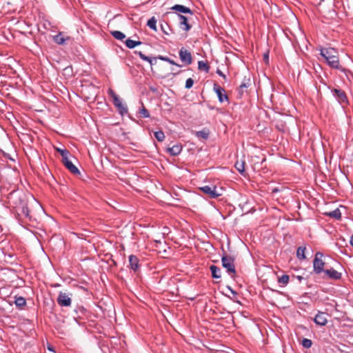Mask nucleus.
I'll return each mask as SVG.
<instances>
[{"instance_id": "f3484780", "label": "nucleus", "mask_w": 353, "mask_h": 353, "mask_svg": "<svg viewBox=\"0 0 353 353\" xmlns=\"http://www.w3.org/2000/svg\"><path fill=\"white\" fill-rule=\"evenodd\" d=\"M157 59L164 61L168 62L170 64L176 65L178 67H181V65L179 64L176 63L174 60L170 59L169 57H165L163 55H158L157 57L152 58V65L156 64Z\"/></svg>"}, {"instance_id": "72a5a7b5", "label": "nucleus", "mask_w": 353, "mask_h": 353, "mask_svg": "<svg viewBox=\"0 0 353 353\" xmlns=\"http://www.w3.org/2000/svg\"><path fill=\"white\" fill-rule=\"evenodd\" d=\"M139 114H140L141 117L143 118L150 117V113H149L148 110L144 107L143 103H142V108L139 110Z\"/></svg>"}, {"instance_id": "c9c22d12", "label": "nucleus", "mask_w": 353, "mask_h": 353, "mask_svg": "<svg viewBox=\"0 0 353 353\" xmlns=\"http://www.w3.org/2000/svg\"><path fill=\"white\" fill-rule=\"evenodd\" d=\"M56 150L61 154V157L65 155H69L70 154L69 151L66 149H61L57 148H56Z\"/></svg>"}, {"instance_id": "7c9ffc66", "label": "nucleus", "mask_w": 353, "mask_h": 353, "mask_svg": "<svg viewBox=\"0 0 353 353\" xmlns=\"http://www.w3.org/2000/svg\"><path fill=\"white\" fill-rule=\"evenodd\" d=\"M290 277L287 274H283L278 278V283L284 285H287L289 282Z\"/></svg>"}, {"instance_id": "412c9836", "label": "nucleus", "mask_w": 353, "mask_h": 353, "mask_svg": "<svg viewBox=\"0 0 353 353\" xmlns=\"http://www.w3.org/2000/svg\"><path fill=\"white\" fill-rule=\"evenodd\" d=\"M14 303L21 310L26 305V300L23 296H15Z\"/></svg>"}, {"instance_id": "4c0bfd02", "label": "nucleus", "mask_w": 353, "mask_h": 353, "mask_svg": "<svg viewBox=\"0 0 353 353\" xmlns=\"http://www.w3.org/2000/svg\"><path fill=\"white\" fill-rule=\"evenodd\" d=\"M70 160L68 158V155H65L62 157V162L64 164V165L66 164L67 162H70Z\"/></svg>"}, {"instance_id": "c85d7f7f", "label": "nucleus", "mask_w": 353, "mask_h": 353, "mask_svg": "<svg viewBox=\"0 0 353 353\" xmlns=\"http://www.w3.org/2000/svg\"><path fill=\"white\" fill-rule=\"evenodd\" d=\"M111 34L116 39L120 41H122L123 39L125 38V35L123 32L118 30L112 31Z\"/></svg>"}, {"instance_id": "393cba45", "label": "nucleus", "mask_w": 353, "mask_h": 353, "mask_svg": "<svg viewBox=\"0 0 353 353\" xmlns=\"http://www.w3.org/2000/svg\"><path fill=\"white\" fill-rule=\"evenodd\" d=\"M306 250L305 247L300 246L297 248L296 250V256L300 260H304L306 259V256L305 255V251Z\"/></svg>"}, {"instance_id": "f8f14e48", "label": "nucleus", "mask_w": 353, "mask_h": 353, "mask_svg": "<svg viewBox=\"0 0 353 353\" xmlns=\"http://www.w3.org/2000/svg\"><path fill=\"white\" fill-rule=\"evenodd\" d=\"M326 315L325 312H319L314 319V323L321 326L325 325L327 323Z\"/></svg>"}, {"instance_id": "0eeeda50", "label": "nucleus", "mask_w": 353, "mask_h": 353, "mask_svg": "<svg viewBox=\"0 0 353 353\" xmlns=\"http://www.w3.org/2000/svg\"><path fill=\"white\" fill-rule=\"evenodd\" d=\"M324 273L323 278L324 279H330L332 280H340L342 276V274L336 270H335L334 268H326L323 272Z\"/></svg>"}, {"instance_id": "dca6fc26", "label": "nucleus", "mask_w": 353, "mask_h": 353, "mask_svg": "<svg viewBox=\"0 0 353 353\" xmlns=\"http://www.w3.org/2000/svg\"><path fill=\"white\" fill-rule=\"evenodd\" d=\"M171 10H174L176 12L190 14H192L193 12L188 7L184 6L183 5L176 4L171 8Z\"/></svg>"}, {"instance_id": "a211bd4d", "label": "nucleus", "mask_w": 353, "mask_h": 353, "mask_svg": "<svg viewBox=\"0 0 353 353\" xmlns=\"http://www.w3.org/2000/svg\"><path fill=\"white\" fill-rule=\"evenodd\" d=\"M194 134L198 139L206 140L209 137L210 130L208 128H203L201 131L195 132Z\"/></svg>"}, {"instance_id": "9b49d317", "label": "nucleus", "mask_w": 353, "mask_h": 353, "mask_svg": "<svg viewBox=\"0 0 353 353\" xmlns=\"http://www.w3.org/2000/svg\"><path fill=\"white\" fill-rule=\"evenodd\" d=\"M332 92L340 103L347 102L346 94L342 90L334 88Z\"/></svg>"}, {"instance_id": "37998d69", "label": "nucleus", "mask_w": 353, "mask_h": 353, "mask_svg": "<svg viewBox=\"0 0 353 353\" xmlns=\"http://www.w3.org/2000/svg\"><path fill=\"white\" fill-rule=\"evenodd\" d=\"M350 245L353 247V234L350 237Z\"/></svg>"}, {"instance_id": "7ed1b4c3", "label": "nucleus", "mask_w": 353, "mask_h": 353, "mask_svg": "<svg viewBox=\"0 0 353 353\" xmlns=\"http://www.w3.org/2000/svg\"><path fill=\"white\" fill-rule=\"evenodd\" d=\"M324 254L321 252H316L314 258L312 261L313 264V272L316 274H321L325 270L326 263L324 260Z\"/></svg>"}, {"instance_id": "79ce46f5", "label": "nucleus", "mask_w": 353, "mask_h": 353, "mask_svg": "<svg viewBox=\"0 0 353 353\" xmlns=\"http://www.w3.org/2000/svg\"><path fill=\"white\" fill-rule=\"evenodd\" d=\"M48 350H50V351H51V352H54V347H53L52 346H51V345H49V346L48 347Z\"/></svg>"}, {"instance_id": "ddd939ff", "label": "nucleus", "mask_w": 353, "mask_h": 353, "mask_svg": "<svg viewBox=\"0 0 353 353\" xmlns=\"http://www.w3.org/2000/svg\"><path fill=\"white\" fill-rule=\"evenodd\" d=\"M130 268L134 272H137L139 270L140 264L139 259L135 255L131 254L129 256Z\"/></svg>"}, {"instance_id": "f03ea898", "label": "nucleus", "mask_w": 353, "mask_h": 353, "mask_svg": "<svg viewBox=\"0 0 353 353\" xmlns=\"http://www.w3.org/2000/svg\"><path fill=\"white\" fill-rule=\"evenodd\" d=\"M321 55L326 60L327 63L332 68L341 69L339 63V53L333 48H325L321 50Z\"/></svg>"}, {"instance_id": "a878e982", "label": "nucleus", "mask_w": 353, "mask_h": 353, "mask_svg": "<svg viewBox=\"0 0 353 353\" xmlns=\"http://www.w3.org/2000/svg\"><path fill=\"white\" fill-rule=\"evenodd\" d=\"M235 168L241 173L243 174L245 172V161L243 160L236 161L235 163Z\"/></svg>"}, {"instance_id": "20e7f679", "label": "nucleus", "mask_w": 353, "mask_h": 353, "mask_svg": "<svg viewBox=\"0 0 353 353\" xmlns=\"http://www.w3.org/2000/svg\"><path fill=\"white\" fill-rule=\"evenodd\" d=\"M222 265L226 269L228 273L234 278L236 275V269L234 265V259L232 256L223 255L221 257Z\"/></svg>"}, {"instance_id": "9d476101", "label": "nucleus", "mask_w": 353, "mask_h": 353, "mask_svg": "<svg viewBox=\"0 0 353 353\" xmlns=\"http://www.w3.org/2000/svg\"><path fill=\"white\" fill-rule=\"evenodd\" d=\"M213 89L219 98V102L223 103L224 101H228V97L225 94V90L223 88L214 83Z\"/></svg>"}, {"instance_id": "5701e85b", "label": "nucleus", "mask_w": 353, "mask_h": 353, "mask_svg": "<svg viewBox=\"0 0 353 353\" xmlns=\"http://www.w3.org/2000/svg\"><path fill=\"white\" fill-rule=\"evenodd\" d=\"M125 43L128 48L132 49L137 46H140L142 43L139 41H134L130 39H128L125 40Z\"/></svg>"}, {"instance_id": "a19ab883", "label": "nucleus", "mask_w": 353, "mask_h": 353, "mask_svg": "<svg viewBox=\"0 0 353 353\" xmlns=\"http://www.w3.org/2000/svg\"><path fill=\"white\" fill-rule=\"evenodd\" d=\"M161 30L165 34H168V32L165 30V28L163 25H161Z\"/></svg>"}, {"instance_id": "f704fd0d", "label": "nucleus", "mask_w": 353, "mask_h": 353, "mask_svg": "<svg viewBox=\"0 0 353 353\" xmlns=\"http://www.w3.org/2000/svg\"><path fill=\"white\" fill-rule=\"evenodd\" d=\"M301 344L305 348H310L312 345V342L310 339H303Z\"/></svg>"}, {"instance_id": "aec40b11", "label": "nucleus", "mask_w": 353, "mask_h": 353, "mask_svg": "<svg viewBox=\"0 0 353 353\" xmlns=\"http://www.w3.org/2000/svg\"><path fill=\"white\" fill-rule=\"evenodd\" d=\"M210 270L212 273V276L214 279H220L221 277V270L220 268L214 265H212L210 266Z\"/></svg>"}, {"instance_id": "423d86ee", "label": "nucleus", "mask_w": 353, "mask_h": 353, "mask_svg": "<svg viewBox=\"0 0 353 353\" xmlns=\"http://www.w3.org/2000/svg\"><path fill=\"white\" fill-rule=\"evenodd\" d=\"M179 55L181 61L185 65H188L192 63V56L191 52L184 48L180 49Z\"/></svg>"}, {"instance_id": "f257e3e1", "label": "nucleus", "mask_w": 353, "mask_h": 353, "mask_svg": "<svg viewBox=\"0 0 353 353\" xmlns=\"http://www.w3.org/2000/svg\"><path fill=\"white\" fill-rule=\"evenodd\" d=\"M8 202L10 207L13 208V212L17 219H31L26 195L21 190L12 191L8 196Z\"/></svg>"}, {"instance_id": "c756f323", "label": "nucleus", "mask_w": 353, "mask_h": 353, "mask_svg": "<svg viewBox=\"0 0 353 353\" xmlns=\"http://www.w3.org/2000/svg\"><path fill=\"white\" fill-rule=\"evenodd\" d=\"M198 68L200 70H204L206 72H208L210 66L208 65V64L207 63H205L203 61H199L198 62Z\"/></svg>"}, {"instance_id": "a18cd8bd", "label": "nucleus", "mask_w": 353, "mask_h": 353, "mask_svg": "<svg viewBox=\"0 0 353 353\" xmlns=\"http://www.w3.org/2000/svg\"><path fill=\"white\" fill-rule=\"evenodd\" d=\"M179 72H177L173 73L172 74H173L174 76H175V75L178 74Z\"/></svg>"}, {"instance_id": "4be33fe9", "label": "nucleus", "mask_w": 353, "mask_h": 353, "mask_svg": "<svg viewBox=\"0 0 353 353\" xmlns=\"http://www.w3.org/2000/svg\"><path fill=\"white\" fill-rule=\"evenodd\" d=\"M325 215L332 218H334L337 220L341 218V213L339 208H336L331 212H326Z\"/></svg>"}, {"instance_id": "2eb2a0df", "label": "nucleus", "mask_w": 353, "mask_h": 353, "mask_svg": "<svg viewBox=\"0 0 353 353\" xmlns=\"http://www.w3.org/2000/svg\"><path fill=\"white\" fill-rule=\"evenodd\" d=\"M250 79H244V81L241 83V85L237 88L238 97L241 98L245 92H246V89L250 86Z\"/></svg>"}, {"instance_id": "473e14b6", "label": "nucleus", "mask_w": 353, "mask_h": 353, "mask_svg": "<svg viewBox=\"0 0 353 353\" xmlns=\"http://www.w3.org/2000/svg\"><path fill=\"white\" fill-rule=\"evenodd\" d=\"M154 137L157 139L158 141H163L165 139V134L163 131H157L154 132Z\"/></svg>"}, {"instance_id": "39448f33", "label": "nucleus", "mask_w": 353, "mask_h": 353, "mask_svg": "<svg viewBox=\"0 0 353 353\" xmlns=\"http://www.w3.org/2000/svg\"><path fill=\"white\" fill-rule=\"evenodd\" d=\"M108 94L112 98L114 105L118 108L121 114L127 113L128 108L125 105H123L119 97L112 89H109Z\"/></svg>"}, {"instance_id": "cd10ccee", "label": "nucleus", "mask_w": 353, "mask_h": 353, "mask_svg": "<svg viewBox=\"0 0 353 353\" xmlns=\"http://www.w3.org/2000/svg\"><path fill=\"white\" fill-rule=\"evenodd\" d=\"M135 54H137L142 60L148 61L150 64L151 67L152 66V58L145 55L141 51H139V52L136 51Z\"/></svg>"}, {"instance_id": "c03bdc74", "label": "nucleus", "mask_w": 353, "mask_h": 353, "mask_svg": "<svg viewBox=\"0 0 353 353\" xmlns=\"http://www.w3.org/2000/svg\"><path fill=\"white\" fill-rule=\"evenodd\" d=\"M230 290L231 291V292L233 294H236V292L233 290L232 289H231L230 288H229Z\"/></svg>"}, {"instance_id": "2f4dec72", "label": "nucleus", "mask_w": 353, "mask_h": 353, "mask_svg": "<svg viewBox=\"0 0 353 353\" xmlns=\"http://www.w3.org/2000/svg\"><path fill=\"white\" fill-rule=\"evenodd\" d=\"M156 23H157V21H156L155 18L153 17L148 21L147 26L149 28H150L151 29L156 30H157Z\"/></svg>"}, {"instance_id": "e433bc0d", "label": "nucleus", "mask_w": 353, "mask_h": 353, "mask_svg": "<svg viewBox=\"0 0 353 353\" xmlns=\"http://www.w3.org/2000/svg\"><path fill=\"white\" fill-rule=\"evenodd\" d=\"M193 84H194L193 79H191V78H189L185 81V87L186 89H190V88H191L192 87Z\"/></svg>"}, {"instance_id": "ea45409f", "label": "nucleus", "mask_w": 353, "mask_h": 353, "mask_svg": "<svg viewBox=\"0 0 353 353\" xmlns=\"http://www.w3.org/2000/svg\"><path fill=\"white\" fill-rule=\"evenodd\" d=\"M216 73H217L219 76L222 77L223 79H225V78H226V77H225V74H223V73L220 70H219V69H218V70H217V71H216Z\"/></svg>"}, {"instance_id": "bb28decb", "label": "nucleus", "mask_w": 353, "mask_h": 353, "mask_svg": "<svg viewBox=\"0 0 353 353\" xmlns=\"http://www.w3.org/2000/svg\"><path fill=\"white\" fill-rule=\"evenodd\" d=\"M54 41L59 45H63L65 43V39L63 37V34L61 32L59 33L58 34L55 35L53 39Z\"/></svg>"}, {"instance_id": "4468645a", "label": "nucleus", "mask_w": 353, "mask_h": 353, "mask_svg": "<svg viewBox=\"0 0 353 353\" xmlns=\"http://www.w3.org/2000/svg\"><path fill=\"white\" fill-rule=\"evenodd\" d=\"M178 18L179 19L180 28L186 32L189 31L192 26L188 23L187 17L181 14H178Z\"/></svg>"}, {"instance_id": "b1692460", "label": "nucleus", "mask_w": 353, "mask_h": 353, "mask_svg": "<svg viewBox=\"0 0 353 353\" xmlns=\"http://www.w3.org/2000/svg\"><path fill=\"white\" fill-rule=\"evenodd\" d=\"M65 166L68 169L72 174H80V172L79 169L72 163L70 161V162H67Z\"/></svg>"}, {"instance_id": "1a4fd4ad", "label": "nucleus", "mask_w": 353, "mask_h": 353, "mask_svg": "<svg viewBox=\"0 0 353 353\" xmlns=\"http://www.w3.org/2000/svg\"><path fill=\"white\" fill-rule=\"evenodd\" d=\"M200 190L212 199H216L221 195V194L217 192L216 187L214 185H205L201 187Z\"/></svg>"}, {"instance_id": "6e6552de", "label": "nucleus", "mask_w": 353, "mask_h": 353, "mask_svg": "<svg viewBox=\"0 0 353 353\" xmlns=\"http://www.w3.org/2000/svg\"><path fill=\"white\" fill-rule=\"evenodd\" d=\"M57 301L62 307H70L72 304V299L69 295L62 292L59 293Z\"/></svg>"}, {"instance_id": "6ab92c4d", "label": "nucleus", "mask_w": 353, "mask_h": 353, "mask_svg": "<svg viewBox=\"0 0 353 353\" xmlns=\"http://www.w3.org/2000/svg\"><path fill=\"white\" fill-rule=\"evenodd\" d=\"M182 150V146L179 144H176L173 145L171 148H168L167 149V151L170 153L172 156H177L181 153Z\"/></svg>"}, {"instance_id": "58836bf2", "label": "nucleus", "mask_w": 353, "mask_h": 353, "mask_svg": "<svg viewBox=\"0 0 353 353\" xmlns=\"http://www.w3.org/2000/svg\"><path fill=\"white\" fill-rule=\"evenodd\" d=\"M263 59H264V61H265V62L266 63H268V61H269V55H268V52L265 53V54H263Z\"/></svg>"}]
</instances>
